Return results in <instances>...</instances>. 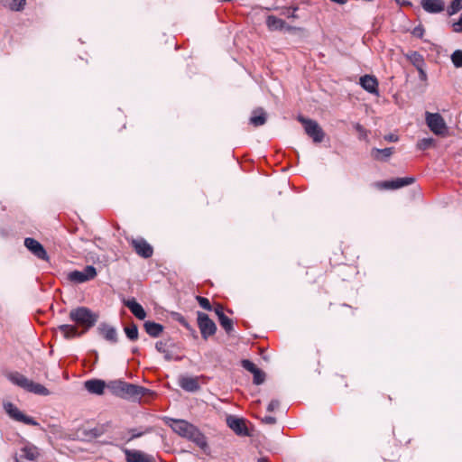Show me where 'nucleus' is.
I'll list each match as a JSON object with an SVG mask.
<instances>
[{
  "label": "nucleus",
  "mask_w": 462,
  "mask_h": 462,
  "mask_svg": "<svg viewBox=\"0 0 462 462\" xmlns=\"http://www.w3.org/2000/svg\"><path fill=\"white\" fill-rule=\"evenodd\" d=\"M414 181V179L413 178H397L396 180H388V181H383L382 183H380V187L381 188H383V189H399V188H402V187H404V186H408L411 183H413Z\"/></svg>",
  "instance_id": "19"
},
{
  "label": "nucleus",
  "mask_w": 462,
  "mask_h": 462,
  "mask_svg": "<svg viewBox=\"0 0 462 462\" xmlns=\"http://www.w3.org/2000/svg\"><path fill=\"white\" fill-rule=\"evenodd\" d=\"M434 143V139L432 138H423L420 140L417 143V147L420 150H427Z\"/></svg>",
  "instance_id": "30"
},
{
  "label": "nucleus",
  "mask_w": 462,
  "mask_h": 462,
  "mask_svg": "<svg viewBox=\"0 0 462 462\" xmlns=\"http://www.w3.org/2000/svg\"><path fill=\"white\" fill-rule=\"evenodd\" d=\"M25 247L36 257L48 261L49 256L44 247L35 239L27 237L24 239Z\"/></svg>",
  "instance_id": "10"
},
{
  "label": "nucleus",
  "mask_w": 462,
  "mask_h": 462,
  "mask_svg": "<svg viewBox=\"0 0 462 462\" xmlns=\"http://www.w3.org/2000/svg\"><path fill=\"white\" fill-rule=\"evenodd\" d=\"M384 139L389 141V142H397L398 141V137L396 135H394V134L385 135Z\"/></svg>",
  "instance_id": "44"
},
{
  "label": "nucleus",
  "mask_w": 462,
  "mask_h": 462,
  "mask_svg": "<svg viewBox=\"0 0 462 462\" xmlns=\"http://www.w3.org/2000/svg\"><path fill=\"white\" fill-rule=\"evenodd\" d=\"M20 452L19 457H15L16 462H23V458L34 461L40 456L38 448L32 444H26Z\"/></svg>",
  "instance_id": "13"
},
{
  "label": "nucleus",
  "mask_w": 462,
  "mask_h": 462,
  "mask_svg": "<svg viewBox=\"0 0 462 462\" xmlns=\"http://www.w3.org/2000/svg\"><path fill=\"white\" fill-rule=\"evenodd\" d=\"M69 319L78 326L83 328V334L94 327L98 319V314L87 307H78L69 311Z\"/></svg>",
  "instance_id": "3"
},
{
  "label": "nucleus",
  "mask_w": 462,
  "mask_h": 462,
  "mask_svg": "<svg viewBox=\"0 0 462 462\" xmlns=\"http://www.w3.org/2000/svg\"><path fill=\"white\" fill-rule=\"evenodd\" d=\"M25 5V0H12L10 3V8L13 11H20L23 9V6Z\"/></svg>",
  "instance_id": "33"
},
{
  "label": "nucleus",
  "mask_w": 462,
  "mask_h": 462,
  "mask_svg": "<svg viewBox=\"0 0 462 462\" xmlns=\"http://www.w3.org/2000/svg\"><path fill=\"white\" fill-rule=\"evenodd\" d=\"M421 5L429 13H439L444 10L445 4L442 0H421Z\"/></svg>",
  "instance_id": "21"
},
{
  "label": "nucleus",
  "mask_w": 462,
  "mask_h": 462,
  "mask_svg": "<svg viewBox=\"0 0 462 462\" xmlns=\"http://www.w3.org/2000/svg\"><path fill=\"white\" fill-rule=\"evenodd\" d=\"M112 393L125 399L137 400L143 397L148 390L144 387L128 383L121 380L112 381L107 384Z\"/></svg>",
  "instance_id": "2"
},
{
  "label": "nucleus",
  "mask_w": 462,
  "mask_h": 462,
  "mask_svg": "<svg viewBox=\"0 0 462 462\" xmlns=\"http://www.w3.org/2000/svg\"><path fill=\"white\" fill-rule=\"evenodd\" d=\"M266 122V113L263 108L254 110L253 116L250 117V123L254 126H260Z\"/></svg>",
  "instance_id": "25"
},
{
  "label": "nucleus",
  "mask_w": 462,
  "mask_h": 462,
  "mask_svg": "<svg viewBox=\"0 0 462 462\" xmlns=\"http://www.w3.org/2000/svg\"><path fill=\"white\" fill-rule=\"evenodd\" d=\"M8 379L14 384L18 385L29 393L42 396H47L50 394V391L45 386L28 379L26 376L18 372L9 374Z\"/></svg>",
  "instance_id": "4"
},
{
  "label": "nucleus",
  "mask_w": 462,
  "mask_h": 462,
  "mask_svg": "<svg viewBox=\"0 0 462 462\" xmlns=\"http://www.w3.org/2000/svg\"><path fill=\"white\" fill-rule=\"evenodd\" d=\"M453 31L456 32H462V14L460 19L453 23Z\"/></svg>",
  "instance_id": "36"
},
{
  "label": "nucleus",
  "mask_w": 462,
  "mask_h": 462,
  "mask_svg": "<svg viewBox=\"0 0 462 462\" xmlns=\"http://www.w3.org/2000/svg\"><path fill=\"white\" fill-rule=\"evenodd\" d=\"M198 326L204 339L214 335L217 330L214 321L207 314L200 311L198 312Z\"/></svg>",
  "instance_id": "8"
},
{
  "label": "nucleus",
  "mask_w": 462,
  "mask_h": 462,
  "mask_svg": "<svg viewBox=\"0 0 462 462\" xmlns=\"http://www.w3.org/2000/svg\"><path fill=\"white\" fill-rule=\"evenodd\" d=\"M461 9H462V0H453L448 12L449 15H452V14L457 13Z\"/></svg>",
  "instance_id": "31"
},
{
  "label": "nucleus",
  "mask_w": 462,
  "mask_h": 462,
  "mask_svg": "<svg viewBox=\"0 0 462 462\" xmlns=\"http://www.w3.org/2000/svg\"><path fill=\"white\" fill-rule=\"evenodd\" d=\"M132 245L135 252L144 258H149L152 254V246L143 239H133Z\"/></svg>",
  "instance_id": "15"
},
{
  "label": "nucleus",
  "mask_w": 462,
  "mask_h": 462,
  "mask_svg": "<svg viewBox=\"0 0 462 462\" xmlns=\"http://www.w3.org/2000/svg\"><path fill=\"white\" fill-rule=\"evenodd\" d=\"M263 421L267 423V424H274L276 422V419L273 416H265L263 419Z\"/></svg>",
  "instance_id": "41"
},
{
  "label": "nucleus",
  "mask_w": 462,
  "mask_h": 462,
  "mask_svg": "<svg viewBox=\"0 0 462 462\" xmlns=\"http://www.w3.org/2000/svg\"><path fill=\"white\" fill-rule=\"evenodd\" d=\"M419 72H420V78L421 79H426V77H427V76H426L425 71H424L423 69H420Z\"/></svg>",
  "instance_id": "48"
},
{
  "label": "nucleus",
  "mask_w": 462,
  "mask_h": 462,
  "mask_svg": "<svg viewBox=\"0 0 462 462\" xmlns=\"http://www.w3.org/2000/svg\"><path fill=\"white\" fill-rule=\"evenodd\" d=\"M170 426L174 432L193 441L201 449L207 452L208 442L206 437L198 430L197 427L184 420H172Z\"/></svg>",
  "instance_id": "1"
},
{
  "label": "nucleus",
  "mask_w": 462,
  "mask_h": 462,
  "mask_svg": "<svg viewBox=\"0 0 462 462\" xmlns=\"http://www.w3.org/2000/svg\"><path fill=\"white\" fill-rule=\"evenodd\" d=\"M242 366L252 374H254L258 368L253 362L249 360H243Z\"/></svg>",
  "instance_id": "35"
},
{
  "label": "nucleus",
  "mask_w": 462,
  "mask_h": 462,
  "mask_svg": "<svg viewBox=\"0 0 462 462\" xmlns=\"http://www.w3.org/2000/svg\"><path fill=\"white\" fill-rule=\"evenodd\" d=\"M393 152L394 149L393 147L384 149L373 148L371 150V156L376 161H386L393 155Z\"/></svg>",
  "instance_id": "24"
},
{
  "label": "nucleus",
  "mask_w": 462,
  "mask_h": 462,
  "mask_svg": "<svg viewBox=\"0 0 462 462\" xmlns=\"http://www.w3.org/2000/svg\"><path fill=\"white\" fill-rule=\"evenodd\" d=\"M221 327L226 330V332L230 333L233 330V321L226 315H220V319H218Z\"/></svg>",
  "instance_id": "28"
},
{
  "label": "nucleus",
  "mask_w": 462,
  "mask_h": 462,
  "mask_svg": "<svg viewBox=\"0 0 462 462\" xmlns=\"http://www.w3.org/2000/svg\"><path fill=\"white\" fill-rule=\"evenodd\" d=\"M266 26L269 31H282L285 28V21L274 15L266 17Z\"/></svg>",
  "instance_id": "23"
},
{
  "label": "nucleus",
  "mask_w": 462,
  "mask_h": 462,
  "mask_svg": "<svg viewBox=\"0 0 462 462\" xmlns=\"http://www.w3.org/2000/svg\"><path fill=\"white\" fill-rule=\"evenodd\" d=\"M283 30H286L287 32H296L303 31V29L300 27L291 26V25H288L286 23H285V28Z\"/></svg>",
  "instance_id": "38"
},
{
  "label": "nucleus",
  "mask_w": 462,
  "mask_h": 462,
  "mask_svg": "<svg viewBox=\"0 0 462 462\" xmlns=\"http://www.w3.org/2000/svg\"><path fill=\"white\" fill-rule=\"evenodd\" d=\"M451 60L455 67H457V68L462 67V51H460V50L455 51L451 55Z\"/></svg>",
  "instance_id": "29"
},
{
  "label": "nucleus",
  "mask_w": 462,
  "mask_h": 462,
  "mask_svg": "<svg viewBox=\"0 0 462 462\" xmlns=\"http://www.w3.org/2000/svg\"><path fill=\"white\" fill-rule=\"evenodd\" d=\"M360 85L369 93H377L378 81L374 76L365 75L361 77Z\"/></svg>",
  "instance_id": "20"
},
{
  "label": "nucleus",
  "mask_w": 462,
  "mask_h": 462,
  "mask_svg": "<svg viewBox=\"0 0 462 462\" xmlns=\"http://www.w3.org/2000/svg\"><path fill=\"white\" fill-rule=\"evenodd\" d=\"M132 432H133V434H132L131 439L138 438L143 435V432H136L135 430H132Z\"/></svg>",
  "instance_id": "47"
},
{
  "label": "nucleus",
  "mask_w": 462,
  "mask_h": 462,
  "mask_svg": "<svg viewBox=\"0 0 462 462\" xmlns=\"http://www.w3.org/2000/svg\"><path fill=\"white\" fill-rule=\"evenodd\" d=\"M426 124L429 128L437 135H444L448 130L443 117L438 113H426Z\"/></svg>",
  "instance_id": "6"
},
{
  "label": "nucleus",
  "mask_w": 462,
  "mask_h": 462,
  "mask_svg": "<svg viewBox=\"0 0 462 462\" xmlns=\"http://www.w3.org/2000/svg\"><path fill=\"white\" fill-rule=\"evenodd\" d=\"M355 128L360 134L366 135V131L361 125L356 124Z\"/></svg>",
  "instance_id": "43"
},
{
  "label": "nucleus",
  "mask_w": 462,
  "mask_h": 462,
  "mask_svg": "<svg viewBox=\"0 0 462 462\" xmlns=\"http://www.w3.org/2000/svg\"><path fill=\"white\" fill-rule=\"evenodd\" d=\"M299 121L303 125L305 133L312 138L315 143H320L324 138V132L319 125L311 119L299 116Z\"/></svg>",
  "instance_id": "5"
},
{
  "label": "nucleus",
  "mask_w": 462,
  "mask_h": 462,
  "mask_svg": "<svg viewBox=\"0 0 462 462\" xmlns=\"http://www.w3.org/2000/svg\"><path fill=\"white\" fill-rule=\"evenodd\" d=\"M280 405V402L277 400H273L268 405L267 410L269 411H273L275 409H277Z\"/></svg>",
  "instance_id": "39"
},
{
  "label": "nucleus",
  "mask_w": 462,
  "mask_h": 462,
  "mask_svg": "<svg viewBox=\"0 0 462 462\" xmlns=\"http://www.w3.org/2000/svg\"><path fill=\"white\" fill-rule=\"evenodd\" d=\"M98 333L108 342L116 344L118 341V334L116 328L102 323L97 328Z\"/></svg>",
  "instance_id": "14"
},
{
  "label": "nucleus",
  "mask_w": 462,
  "mask_h": 462,
  "mask_svg": "<svg viewBox=\"0 0 462 462\" xmlns=\"http://www.w3.org/2000/svg\"><path fill=\"white\" fill-rule=\"evenodd\" d=\"M106 387L105 382L98 379L85 382V388L91 393L102 394Z\"/></svg>",
  "instance_id": "22"
},
{
  "label": "nucleus",
  "mask_w": 462,
  "mask_h": 462,
  "mask_svg": "<svg viewBox=\"0 0 462 462\" xmlns=\"http://www.w3.org/2000/svg\"><path fill=\"white\" fill-rule=\"evenodd\" d=\"M196 299H197L199 304L203 309H205L207 310H211V304H210L209 300L207 298H204V297H201V296H197Z\"/></svg>",
  "instance_id": "34"
},
{
  "label": "nucleus",
  "mask_w": 462,
  "mask_h": 462,
  "mask_svg": "<svg viewBox=\"0 0 462 462\" xmlns=\"http://www.w3.org/2000/svg\"><path fill=\"white\" fill-rule=\"evenodd\" d=\"M296 10H297V8H294L291 12L290 9H286L282 14L288 16L289 18H297Z\"/></svg>",
  "instance_id": "37"
},
{
  "label": "nucleus",
  "mask_w": 462,
  "mask_h": 462,
  "mask_svg": "<svg viewBox=\"0 0 462 462\" xmlns=\"http://www.w3.org/2000/svg\"><path fill=\"white\" fill-rule=\"evenodd\" d=\"M124 330L130 340L135 341L138 338V328L135 324L125 327Z\"/></svg>",
  "instance_id": "27"
},
{
  "label": "nucleus",
  "mask_w": 462,
  "mask_h": 462,
  "mask_svg": "<svg viewBox=\"0 0 462 462\" xmlns=\"http://www.w3.org/2000/svg\"><path fill=\"white\" fill-rule=\"evenodd\" d=\"M124 305L126 306L138 319L143 320L146 318L145 310L134 298L124 300Z\"/></svg>",
  "instance_id": "16"
},
{
  "label": "nucleus",
  "mask_w": 462,
  "mask_h": 462,
  "mask_svg": "<svg viewBox=\"0 0 462 462\" xmlns=\"http://www.w3.org/2000/svg\"><path fill=\"white\" fill-rule=\"evenodd\" d=\"M56 330L59 331L66 339L79 337L83 335V332L79 331L75 325L63 324L58 326Z\"/></svg>",
  "instance_id": "17"
},
{
  "label": "nucleus",
  "mask_w": 462,
  "mask_h": 462,
  "mask_svg": "<svg viewBox=\"0 0 462 462\" xmlns=\"http://www.w3.org/2000/svg\"><path fill=\"white\" fill-rule=\"evenodd\" d=\"M253 374H254V383L255 384L258 385V384H261V383H263L264 382L265 374L259 368H257V370Z\"/></svg>",
  "instance_id": "32"
},
{
  "label": "nucleus",
  "mask_w": 462,
  "mask_h": 462,
  "mask_svg": "<svg viewBox=\"0 0 462 462\" xmlns=\"http://www.w3.org/2000/svg\"><path fill=\"white\" fill-rule=\"evenodd\" d=\"M97 272L95 267L88 265L83 271H73L68 274L69 281L76 283H82L92 280L96 277Z\"/></svg>",
  "instance_id": "9"
},
{
  "label": "nucleus",
  "mask_w": 462,
  "mask_h": 462,
  "mask_svg": "<svg viewBox=\"0 0 462 462\" xmlns=\"http://www.w3.org/2000/svg\"><path fill=\"white\" fill-rule=\"evenodd\" d=\"M397 3L400 5H411V3L410 1H407V0H397Z\"/></svg>",
  "instance_id": "46"
},
{
  "label": "nucleus",
  "mask_w": 462,
  "mask_h": 462,
  "mask_svg": "<svg viewBox=\"0 0 462 462\" xmlns=\"http://www.w3.org/2000/svg\"><path fill=\"white\" fill-rule=\"evenodd\" d=\"M214 311L216 313V315L217 316L218 319H220V315H225L224 311H223V308L222 306L220 305H217L215 309H214Z\"/></svg>",
  "instance_id": "42"
},
{
  "label": "nucleus",
  "mask_w": 462,
  "mask_h": 462,
  "mask_svg": "<svg viewBox=\"0 0 462 462\" xmlns=\"http://www.w3.org/2000/svg\"><path fill=\"white\" fill-rule=\"evenodd\" d=\"M155 347L159 352H164V344L162 342H157Z\"/></svg>",
  "instance_id": "45"
},
{
  "label": "nucleus",
  "mask_w": 462,
  "mask_h": 462,
  "mask_svg": "<svg viewBox=\"0 0 462 462\" xmlns=\"http://www.w3.org/2000/svg\"><path fill=\"white\" fill-rule=\"evenodd\" d=\"M226 424L237 435H240V436L248 435V430L245 425V420L235 417V416H228L226 418Z\"/></svg>",
  "instance_id": "11"
},
{
  "label": "nucleus",
  "mask_w": 462,
  "mask_h": 462,
  "mask_svg": "<svg viewBox=\"0 0 462 462\" xmlns=\"http://www.w3.org/2000/svg\"><path fill=\"white\" fill-rule=\"evenodd\" d=\"M125 453L127 462H155V459L152 456H150L140 450L126 449Z\"/></svg>",
  "instance_id": "12"
},
{
  "label": "nucleus",
  "mask_w": 462,
  "mask_h": 462,
  "mask_svg": "<svg viewBox=\"0 0 462 462\" xmlns=\"http://www.w3.org/2000/svg\"><path fill=\"white\" fill-rule=\"evenodd\" d=\"M424 30L421 27H416L412 31V34L416 37H422Z\"/></svg>",
  "instance_id": "40"
},
{
  "label": "nucleus",
  "mask_w": 462,
  "mask_h": 462,
  "mask_svg": "<svg viewBox=\"0 0 462 462\" xmlns=\"http://www.w3.org/2000/svg\"><path fill=\"white\" fill-rule=\"evenodd\" d=\"M5 411L8 414V416L19 422H23L27 425L37 426L38 422L32 417H29L23 413L14 403L12 402H5L4 403Z\"/></svg>",
  "instance_id": "7"
},
{
  "label": "nucleus",
  "mask_w": 462,
  "mask_h": 462,
  "mask_svg": "<svg viewBox=\"0 0 462 462\" xmlns=\"http://www.w3.org/2000/svg\"><path fill=\"white\" fill-rule=\"evenodd\" d=\"M144 328L147 334L153 337H158L163 330V327L161 324L153 321H146Z\"/></svg>",
  "instance_id": "26"
},
{
  "label": "nucleus",
  "mask_w": 462,
  "mask_h": 462,
  "mask_svg": "<svg viewBox=\"0 0 462 462\" xmlns=\"http://www.w3.org/2000/svg\"><path fill=\"white\" fill-rule=\"evenodd\" d=\"M179 383L187 392L194 393L199 390L198 377L182 376L180 378Z\"/></svg>",
  "instance_id": "18"
}]
</instances>
